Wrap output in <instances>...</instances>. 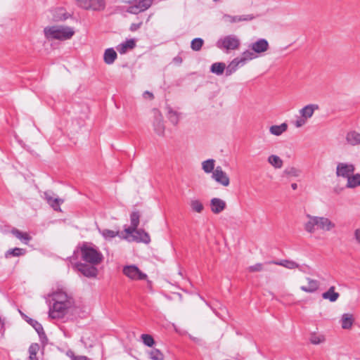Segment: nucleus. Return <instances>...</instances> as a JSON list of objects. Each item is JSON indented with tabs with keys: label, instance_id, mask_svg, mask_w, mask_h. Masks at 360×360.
I'll use <instances>...</instances> for the list:
<instances>
[{
	"label": "nucleus",
	"instance_id": "nucleus-1",
	"mask_svg": "<svg viewBox=\"0 0 360 360\" xmlns=\"http://www.w3.org/2000/svg\"><path fill=\"white\" fill-rule=\"evenodd\" d=\"M53 306L49 309V316L51 319L63 317L74 303L72 297L61 290L53 294Z\"/></svg>",
	"mask_w": 360,
	"mask_h": 360
},
{
	"label": "nucleus",
	"instance_id": "nucleus-2",
	"mask_svg": "<svg viewBox=\"0 0 360 360\" xmlns=\"http://www.w3.org/2000/svg\"><path fill=\"white\" fill-rule=\"evenodd\" d=\"M307 221L304 224V230L309 233H314L317 229L330 231L335 227V224L325 217L307 214Z\"/></svg>",
	"mask_w": 360,
	"mask_h": 360
},
{
	"label": "nucleus",
	"instance_id": "nucleus-3",
	"mask_svg": "<svg viewBox=\"0 0 360 360\" xmlns=\"http://www.w3.org/2000/svg\"><path fill=\"white\" fill-rule=\"evenodd\" d=\"M44 34L47 39L67 40L75 34L72 28L67 26H51L44 28Z\"/></svg>",
	"mask_w": 360,
	"mask_h": 360
},
{
	"label": "nucleus",
	"instance_id": "nucleus-4",
	"mask_svg": "<svg viewBox=\"0 0 360 360\" xmlns=\"http://www.w3.org/2000/svg\"><path fill=\"white\" fill-rule=\"evenodd\" d=\"M82 259L86 262L92 264H99L103 259L102 253L95 247L84 243L80 248Z\"/></svg>",
	"mask_w": 360,
	"mask_h": 360
},
{
	"label": "nucleus",
	"instance_id": "nucleus-5",
	"mask_svg": "<svg viewBox=\"0 0 360 360\" xmlns=\"http://www.w3.org/2000/svg\"><path fill=\"white\" fill-rule=\"evenodd\" d=\"M240 45V39L234 34L222 37L216 43L217 48L226 53H229L233 51L238 49Z\"/></svg>",
	"mask_w": 360,
	"mask_h": 360
},
{
	"label": "nucleus",
	"instance_id": "nucleus-6",
	"mask_svg": "<svg viewBox=\"0 0 360 360\" xmlns=\"http://www.w3.org/2000/svg\"><path fill=\"white\" fill-rule=\"evenodd\" d=\"M153 0H134L127 11L131 14H138L151 6Z\"/></svg>",
	"mask_w": 360,
	"mask_h": 360
},
{
	"label": "nucleus",
	"instance_id": "nucleus-7",
	"mask_svg": "<svg viewBox=\"0 0 360 360\" xmlns=\"http://www.w3.org/2000/svg\"><path fill=\"white\" fill-rule=\"evenodd\" d=\"M355 171L354 165L349 162H338L336 167V175L338 177L347 179Z\"/></svg>",
	"mask_w": 360,
	"mask_h": 360
},
{
	"label": "nucleus",
	"instance_id": "nucleus-8",
	"mask_svg": "<svg viewBox=\"0 0 360 360\" xmlns=\"http://www.w3.org/2000/svg\"><path fill=\"white\" fill-rule=\"evenodd\" d=\"M123 274L133 280H145L147 278V275L142 271L135 265L126 266L123 268Z\"/></svg>",
	"mask_w": 360,
	"mask_h": 360
},
{
	"label": "nucleus",
	"instance_id": "nucleus-9",
	"mask_svg": "<svg viewBox=\"0 0 360 360\" xmlns=\"http://www.w3.org/2000/svg\"><path fill=\"white\" fill-rule=\"evenodd\" d=\"M74 269L79 271L82 275L88 278H95L98 274V269L94 265H89L83 263H77Z\"/></svg>",
	"mask_w": 360,
	"mask_h": 360
},
{
	"label": "nucleus",
	"instance_id": "nucleus-10",
	"mask_svg": "<svg viewBox=\"0 0 360 360\" xmlns=\"http://www.w3.org/2000/svg\"><path fill=\"white\" fill-rule=\"evenodd\" d=\"M22 317L25 319V320L31 325L37 331V333L39 335V339L41 341L43 344L47 342L48 339L47 337L44 333V328L41 323H39L37 321L32 319L21 311H20Z\"/></svg>",
	"mask_w": 360,
	"mask_h": 360
},
{
	"label": "nucleus",
	"instance_id": "nucleus-11",
	"mask_svg": "<svg viewBox=\"0 0 360 360\" xmlns=\"http://www.w3.org/2000/svg\"><path fill=\"white\" fill-rule=\"evenodd\" d=\"M212 178L218 184L224 186H228L230 184V179L229 176L219 166L217 167L214 171L212 172Z\"/></svg>",
	"mask_w": 360,
	"mask_h": 360
},
{
	"label": "nucleus",
	"instance_id": "nucleus-12",
	"mask_svg": "<svg viewBox=\"0 0 360 360\" xmlns=\"http://www.w3.org/2000/svg\"><path fill=\"white\" fill-rule=\"evenodd\" d=\"M256 18L253 14L242 15H231L224 14L223 20L229 23H237L243 21H251Z\"/></svg>",
	"mask_w": 360,
	"mask_h": 360
},
{
	"label": "nucleus",
	"instance_id": "nucleus-13",
	"mask_svg": "<svg viewBox=\"0 0 360 360\" xmlns=\"http://www.w3.org/2000/svg\"><path fill=\"white\" fill-rule=\"evenodd\" d=\"M249 47L256 55L264 53L269 49V42L265 39H259L257 41L252 43Z\"/></svg>",
	"mask_w": 360,
	"mask_h": 360
},
{
	"label": "nucleus",
	"instance_id": "nucleus-14",
	"mask_svg": "<svg viewBox=\"0 0 360 360\" xmlns=\"http://www.w3.org/2000/svg\"><path fill=\"white\" fill-rule=\"evenodd\" d=\"M226 202L220 198H214L210 201V208L213 213L219 214L225 210Z\"/></svg>",
	"mask_w": 360,
	"mask_h": 360
},
{
	"label": "nucleus",
	"instance_id": "nucleus-15",
	"mask_svg": "<svg viewBox=\"0 0 360 360\" xmlns=\"http://www.w3.org/2000/svg\"><path fill=\"white\" fill-rule=\"evenodd\" d=\"M154 130L159 136H162L165 132V125L163 118L160 113L157 112L155 115V120L153 122Z\"/></svg>",
	"mask_w": 360,
	"mask_h": 360
},
{
	"label": "nucleus",
	"instance_id": "nucleus-16",
	"mask_svg": "<svg viewBox=\"0 0 360 360\" xmlns=\"http://www.w3.org/2000/svg\"><path fill=\"white\" fill-rule=\"evenodd\" d=\"M319 109V105L316 104H309L300 110V114L302 117H304L307 120L311 118L316 110Z\"/></svg>",
	"mask_w": 360,
	"mask_h": 360
},
{
	"label": "nucleus",
	"instance_id": "nucleus-17",
	"mask_svg": "<svg viewBox=\"0 0 360 360\" xmlns=\"http://www.w3.org/2000/svg\"><path fill=\"white\" fill-rule=\"evenodd\" d=\"M136 46V41L134 39H130L126 41L119 44L117 46V50L121 54L127 53L129 50H131Z\"/></svg>",
	"mask_w": 360,
	"mask_h": 360
},
{
	"label": "nucleus",
	"instance_id": "nucleus-18",
	"mask_svg": "<svg viewBox=\"0 0 360 360\" xmlns=\"http://www.w3.org/2000/svg\"><path fill=\"white\" fill-rule=\"evenodd\" d=\"M258 57L257 55L255 54V52H253L251 50H246L243 51L240 56L237 57L240 63L243 66H244L248 62L255 59Z\"/></svg>",
	"mask_w": 360,
	"mask_h": 360
},
{
	"label": "nucleus",
	"instance_id": "nucleus-19",
	"mask_svg": "<svg viewBox=\"0 0 360 360\" xmlns=\"http://www.w3.org/2000/svg\"><path fill=\"white\" fill-rule=\"evenodd\" d=\"M133 239L136 242H141L146 244H148L150 242L149 234L143 229H138L136 231V234L133 235Z\"/></svg>",
	"mask_w": 360,
	"mask_h": 360
},
{
	"label": "nucleus",
	"instance_id": "nucleus-20",
	"mask_svg": "<svg viewBox=\"0 0 360 360\" xmlns=\"http://www.w3.org/2000/svg\"><path fill=\"white\" fill-rule=\"evenodd\" d=\"M269 263L282 266L289 269H300L301 271H303L301 269L300 266L292 260L283 259L280 261H272L269 262Z\"/></svg>",
	"mask_w": 360,
	"mask_h": 360
},
{
	"label": "nucleus",
	"instance_id": "nucleus-21",
	"mask_svg": "<svg viewBox=\"0 0 360 360\" xmlns=\"http://www.w3.org/2000/svg\"><path fill=\"white\" fill-rule=\"evenodd\" d=\"M307 281L308 282V285H302L300 287L301 290L308 292L312 293L316 291L319 287V282L316 280L311 279L310 278H307Z\"/></svg>",
	"mask_w": 360,
	"mask_h": 360
},
{
	"label": "nucleus",
	"instance_id": "nucleus-22",
	"mask_svg": "<svg viewBox=\"0 0 360 360\" xmlns=\"http://www.w3.org/2000/svg\"><path fill=\"white\" fill-rule=\"evenodd\" d=\"M241 67H243V65L236 57L231 62H230L227 66H226L225 74L226 76H230Z\"/></svg>",
	"mask_w": 360,
	"mask_h": 360
},
{
	"label": "nucleus",
	"instance_id": "nucleus-23",
	"mask_svg": "<svg viewBox=\"0 0 360 360\" xmlns=\"http://www.w3.org/2000/svg\"><path fill=\"white\" fill-rule=\"evenodd\" d=\"M346 141L351 146H356L360 144V134L351 131L346 134Z\"/></svg>",
	"mask_w": 360,
	"mask_h": 360
},
{
	"label": "nucleus",
	"instance_id": "nucleus-24",
	"mask_svg": "<svg viewBox=\"0 0 360 360\" xmlns=\"http://www.w3.org/2000/svg\"><path fill=\"white\" fill-rule=\"evenodd\" d=\"M117 57L116 51L112 48L107 49L103 55L104 62L108 65L112 64Z\"/></svg>",
	"mask_w": 360,
	"mask_h": 360
},
{
	"label": "nucleus",
	"instance_id": "nucleus-25",
	"mask_svg": "<svg viewBox=\"0 0 360 360\" xmlns=\"http://www.w3.org/2000/svg\"><path fill=\"white\" fill-rule=\"evenodd\" d=\"M53 17L56 21H63L71 17V15L67 13L65 8H58L53 11Z\"/></svg>",
	"mask_w": 360,
	"mask_h": 360
},
{
	"label": "nucleus",
	"instance_id": "nucleus-26",
	"mask_svg": "<svg viewBox=\"0 0 360 360\" xmlns=\"http://www.w3.org/2000/svg\"><path fill=\"white\" fill-rule=\"evenodd\" d=\"M335 286H330L326 292L322 294V297L332 302H335L339 298L340 294L335 292Z\"/></svg>",
	"mask_w": 360,
	"mask_h": 360
},
{
	"label": "nucleus",
	"instance_id": "nucleus-27",
	"mask_svg": "<svg viewBox=\"0 0 360 360\" xmlns=\"http://www.w3.org/2000/svg\"><path fill=\"white\" fill-rule=\"evenodd\" d=\"M341 326L343 329H350L354 323L353 316L350 314H344L341 318Z\"/></svg>",
	"mask_w": 360,
	"mask_h": 360
},
{
	"label": "nucleus",
	"instance_id": "nucleus-28",
	"mask_svg": "<svg viewBox=\"0 0 360 360\" xmlns=\"http://www.w3.org/2000/svg\"><path fill=\"white\" fill-rule=\"evenodd\" d=\"M267 162L275 169H281L283 165V160L276 155H269Z\"/></svg>",
	"mask_w": 360,
	"mask_h": 360
},
{
	"label": "nucleus",
	"instance_id": "nucleus-29",
	"mask_svg": "<svg viewBox=\"0 0 360 360\" xmlns=\"http://www.w3.org/2000/svg\"><path fill=\"white\" fill-rule=\"evenodd\" d=\"M347 182L346 184L347 188H354L360 186V174L354 173L347 179Z\"/></svg>",
	"mask_w": 360,
	"mask_h": 360
},
{
	"label": "nucleus",
	"instance_id": "nucleus-30",
	"mask_svg": "<svg viewBox=\"0 0 360 360\" xmlns=\"http://www.w3.org/2000/svg\"><path fill=\"white\" fill-rule=\"evenodd\" d=\"M226 64L222 62L214 63L210 67V72L216 75H221L225 72Z\"/></svg>",
	"mask_w": 360,
	"mask_h": 360
},
{
	"label": "nucleus",
	"instance_id": "nucleus-31",
	"mask_svg": "<svg viewBox=\"0 0 360 360\" xmlns=\"http://www.w3.org/2000/svg\"><path fill=\"white\" fill-rule=\"evenodd\" d=\"M11 233L13 236H15L17 238L20 239L25 244H28L32 238L27 233H24L20 231L17 229H13L11 231Z\"/></svg>",
	"mask_w": 360,
	"mask_h": 360
},
{
	"label": "nucleus",
	"instance_id": "nucleus-32",
	"mask_svg": "<svg viewBox=\"0 0 360 360\" xmlns=\"http://www.w3.org/2000/svg\"><path fill=\"white\" fill-rule=\"evenodd\" d=\"M26 250L20 248H15L13 249H9L5 253V257L6 259L10 258L11 257H20L25 255Z\"/></svg>",
	"mask_w": 360,
	"mask_h": 360
},
{
	"label": "nucleus",
	"instance_id": "nucleus-33",
	"mask_svg": "<svg viewBox=\"0 0 360 360\" xmlns=\"http://www.w3.org/2000/svg\"><path fill=\"white\" fill-rule=\"evenodd\" d=\"M288 129V125L285 123H282L280 125H272L269 131L271 134L275 136H280L283 132H285Z\"/></svg>",
	"mask_w": 360,
	"mask_h": 360
},
{
	"label": "nucleus",
	"instance_id": "nucleus-34",
	"mask_svg": "<svg viewBox=\"0 0 360 360\" xmlns=\"http://www.w3.org/2000/svg\"><path fill=\"white\" fill-rule=\"evenodd\" d=\"M167 117L169 120V121L175 125L177 124L179 120V114L170 107H167Z\"/></svg>",
	"mask_w": 360,
	"mask_h": 360
},
{
	"label": "nucleus",
	"instance_id": "nucleus-35",
	"mask_svg": "<svg viewBox=\"0 0 360 360\" xmlns=\"http://www.w3.org/2000/svg\"><path fill=\"white\" fill-rule=\"evenodd\" d=\"M309 341L313 345H319L326 341V338L323 335L312 333L310 335Z\"/></svg>",
	"mask_w": 360,
	"mask_h": 360
},
{
	"label": "nucleus",
	"instance_id": "nucleus-36",
	"mask_svg": "<svg viewBox=\"0 0 360 360\" xmlns=\"http://www.w3.org/2000/svg\"><path fill=\"white\" fill-rule=\"evenodd\" d=\"M91 8L94 11L103 10L105 7V0H90Z\"/></svg>",
	"mask_w": 360,
	"mask_h": 360
},
{
	"label": "nucleus",
	"instance_id": "nucleus-37",
	"mask_svg": "<svg viewBox=\"0 0 360 360\" xmlns=\"http://www.w3.org/2000/svg\"><path fill=\"white\" fill-rule=\"evenodd\" d=\"M39 349V345L37 343H32L29 347V360H38L37 354Z\"/></svg>",
	"mask_w": 360,
	"mask_h": 360
},
{
	"label": "nucleus",
	"instance_id": "nucleus-38",
	"mask_svg": "<svg viewBox=\"0 0 360 360\" xmlns=\"http://www.w3.org/2000/svg\"><path fill=\"white\" fill-rule=\"evenodd\" d=\"M215 160L208 159L204 161V172L212 173L214 171Z\"/></svg>",
	"mask_w": 360,
	"mask_h": 360
},
{
	"label": "nucleus",
	"instance_id": "nucleus-39",
	"mask_svg": "<svg viewBox=\"0 0 360 360\" xmlns=\"http://www.w3.org/2000/svg\"><path fill=\"white\" fill-rule=\"evenodd\" d=\"M99 232L105 239L115 238L120 233L119 231H115L110 229L99 230Z\"/></svg>",
	"mask_w": 360,
	"mask_h": 360
},
{
	"label": "nucleus",
	"instance_id": "nucleus-40",
	"mask_svg": "<svg viewBox=\"0 0 360 360\" xmlns=\"http://www.w3.org/2000/svg\"><path fill=\"white\" fill-rule=\"evenodd\" d=\"M283 173L285 175L289 176L297 177L301 174V171L294 167H290L286 168L283 171Z\"/></svg>",
	"mask_w": 360,
	"mask_h": 360
},
{
	"label": "nucleus",
	"instance_id": "nucleus-41",
	"mask_svg": "<svg viewBox=\"0 0 360 360\" xmlns=\"http://www.w3.org/2000/svg\"><path fill=\"white\" fill-rule=\"evenodd\" d=\"M191 210L193 212L201 213L202 212V204L198 200H192L190 203Z\"/></svg>",
	"mask_w": 360,
	"mask_h": 360
},
{
	"label": "nucleus",
	"instance_id": "nucleus-42",
	"mask_svg": "<svg viewBox=\"0 0 360 360\" xmlns=\"http://www.w3.org/2000/svg\"><path fill=\"white\" fill-rule=\"evenodd\" d=\"M141 338L143 344L148 347H151L155 344V340L150 335L143 334V335H141Z\"/></svg>",
	"mask_w": 360,
	"mask_h": 360
},
{
	"label": "nucleus",
	"instance_id": "nucleus-43",
	"mask_svg": "<svg viewBox=\"0 0 360 360\" xmlns=\"http://www.w3.org/2000/svg\"><path fill=\"white\" fill-rule=\"evenodd\" d=\"M149 354L152 360H164V354L158 349H153Z\"/></svg>",
	"mask_w": 360,
	"mask_h": 360
},
{
	"label": "nucleus",
	"instance_id": "nucleus-44",
	"mask_svg": "<svg viewBox=\"0 0 360 360\" xmlns=\"http://www.w3.org/2000/svg\"><path fill=\"white\" fill-rule=\"evenodd\" d=\"M140 214L138 211L132 212L130 215L131 225L138 227L139 224Z\"/></svg>",
	"mask_w": 360,
	"mask_h": 360
},
{
	"label": "nucleus",
	"instance_id": "nucleus-45",
	"mask_svg": "<svg viewBox=\"0 0 360 360\" xmlns=\"http://www.w3.org/2000/svg\"><path fill=\"white\" fill-rule=\"evenodd\" d=\"M202 46V39L195 38L192 40L191 47L193 51H199Z\"/></svg>",
	"mask_w": 360,
	"mask_h": 360
},
{
	"label": "nucleus",
	"instance_id": "nucleus-46",
	"mask_svg": "<svg viewBox=\"0 0 360 360\" xmlns=\"http://www.w3.org/2000/svg\"><path fill=\"white\" fill-rule=\"evenodd\" d=\"M77 1V4L82 8L88 10L91 8L90 0H75Z\"/></svg>",
	"mask_w": 360,
	"mask_h": 360
},
{
	"label": "nucleus",
	"instance_id": "nucleus-47",
	"mask_svg": "<svg viewBox=\"0 0 360 360\" xmlns=\"http://www.w3.org/2000/svg\"><path fill=\"white\" fill-rule=\"evenodd\" d=\"M63 202V200L60 198H54L53 201H49V205L53 207L54 210H60V205Z\"/></svg>",
	"mask_w": 360,
	"mask_h": 360
},
{
	"label": "nucleus",
	"instance_id": "nucleus-48",
	"mask_svg": "<svg viewBox=\"0 0 360 360\" xmlns=\"http://www.w3.org/2000/svg\"><path fill=\"white\" fill-rule=\"evenodd\" d=\"M263 270V264L261 263L255 264V265L250 266L248 267V271L250 272H258L262 271Z\"/></svg>",
	"mask_w": 360,
	"mask_h": 360
},
{
	"label": "nucleus",
	"instance_id": "nucleus-49",
	"mask_svg": "<svg viewBox=\"0 0 360 360\" xmlns=\"http://www.w3.org/2000/svg\"><path fill=\"white\" fill-rule=\"evenodd\" d=\"M306 122L307 120L300 115V117L296 120L295 125L296 127L299 128L304 125Z\"/></svg>",
	"mask_w": 360,
	"mask_h": 360
},
{
	"label": "nucleus",
	"instance_id": "nucleus-50",
	"mask_svg": "<svg viewBox=\"0 0 360 360\" xmlns=\"http://www.w3.org/2000/svg\"><path fill=\"white\" fill-rule=\"evenodd\" d=\"M68 354L70 355L72 360H87L88 358L86 356H75L72 351L68 352Z\"/></svg>",
	"mask_w": 360,
	"mask_h": 360
},
{
	"label": "nucleus",
	"instance_id": "nucleus-51",
	"mask_svg": "<svg viewBox=\"0 0 360 360\" xmlns=\"http://www.w3.org/2000/svg\"><path fill=\"white\" fill-rule=\"evenodd\" d=\"M137 230H138V229L136 227L131 225L129 227L125 229L124 231L127 234L131 235V236L133 237V235L136 234V231H137Z\"/></svg>",
	"mask_w": 360,
	"mask_h": 360
},
{
	"label": "nucleus",
	"instance_id": "nucleus-52",
	"mask_svg": "<svg viewBox=\"0 0 360 360\" xmlns=\"http://www.w3.org/2000/svg\"><path fill=\"white\" fill-rule=\"evenodd\" d=\"M142 25V22H139V23H132L130 25L129 30L131 32H135L139 30Z\"/></svg>",
	"mask_w": 360,
	"mask_h": 360
},
{
	"label": "nucleus",
	"instance_id": "nucleus-53",
	"mask_svg": "<svg viewBox=\"0 0 360 360\" xmlns=\"http://www.w3.org/2000/svg\"><path fill=\"white\" fill-rule=\"evenodd\" d=\"M354 237L356 243L360 245V229H356L354 230Z\"/></svg>",
	"mask_w": 360,
	"mask_h": 360
},
{
	"label": "nucleus",
	"instance_id": "nucleus-54",
	"mask_svg": "<svg viewBox=\"0 0 360 360\" xmlns=\"http://www.w3.org/2000/svg\"><path fill=\"white\" fill-rule=\"evenodd\" d=\"M173 62L176 64H181L182 63V58L180 56H176L173 58Z\"/></svg>",
	"mask_w": 360,
	"mask_h": 360
},
{
	"label": "nucleus",
	"instance_id": "nucleus-55",
	"mask_svg": "<svg viewBox=\"0 0 360 360\" xmlns=\"http://www.w3.org/2000/svg\"><path fill=\"white\" fill-rule=\"evenodd\" d=\"M143 96L145 98H146V96H148V98H149L150 99L153 98V94L151 92L148 91L144 92Z\"/></svg>",
	"mask_w": 360,
	"mask_h": 360
},
{
	"label": "nucleus",
	"instance_id": "nucleus-56",
	"mask_svg": "<svg viewBox=\"0 0 360 360\" xmlns=\"http://www.w3.org/2000/svg\"><path fill=\"white\" fill-rule=\"evenodd\" d=\"M45 195H46V199L48 203H49V201H53V200H54V198H53L52 197L49 196L46 193H45Z\"/></svg>",
	"mask_w": 360,
	"mask_h": 360
},
{
	"label": "nucleus",
	"instance_id": "nucleus-57",
	"mask_svg": "<svg viewBox=\"0 0 360 360\" xmlns=\"http://www.w3.org/2000/svg\"><path fill=\"white\" fill-rule=\"evenodd\" d=\"M291 188L293 189V190H296L297 188V184H295V183H293L291 184Z\"/></svg>",
	"mask_w": 360,
	"mask_h": 360
},
{
	"label": "nucleus",
	"instance_id": "nucleus-58",
	"mask_svg": "<svg viewBox=\"0 0 360 360\" xmlns=\"http://www.w3.org/2000/svg\"><path fill=\"white\" fill-rule=\"evenodd\" d=\"M221 1V0H213V1H214V2H216V3H217V2H219V1Z\"/></svg>",
	"mask_w": 360,
	"mask_h": 360
}]
</instances>
